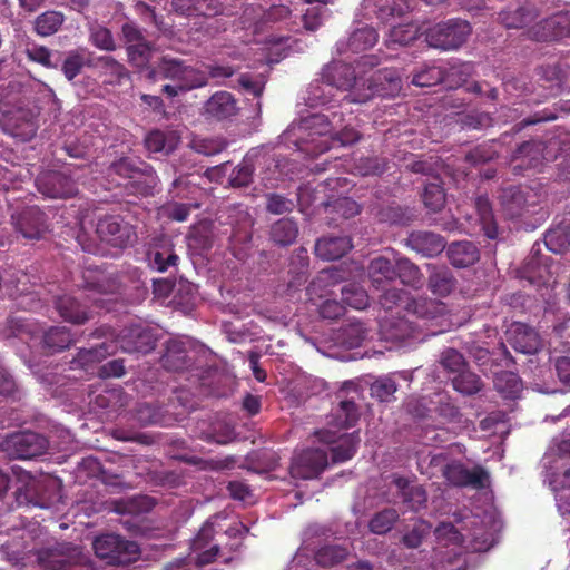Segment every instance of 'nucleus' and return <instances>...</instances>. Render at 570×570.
Segmentation results:
<instances>
[{"label":"nucleus","instance_id":"393cba45","mask_svg":"<svg viewBox=\"0 0 570 570\" xmlns=\"http://www.w3.org/2000/svg\"><path fill=\"white\" fill-rule=\"evenodd\" d=\"M55 308L63 321L76 325L85 324L90 318L88 305L69 294L57 296Z\"/></svg>","mask_w":570,"mask_h":570},{"label":"nucleus","instance_id":"9b49d317","mask_svg":"<svg viewBox=\"0 0 570 570\" xmlns=\"http://www.w3.org/2000/svg\"><path fill=\"white\" fill-rule=\"evenodd\" d=\"M3 446L16 459L30 460L46 452L48 441L39 433L23 431L6 438Z\"/></svg>","mask_w":570,"mask_h":570},{"label":"nucleus","instance_id":"6e6552de","mask_svg":"<svg viewBox=\"0 0 570 570\" xmlns=\"http://www.w3.org/2000/svg\"><path fill=\"white\" fill-rule=\"evenodd\" d=\"M96 234L102 243L119 249L132 246L137 239L135 227L122 216L115 214L104 215L98 219Z\"/></svg>","mask_w":570,"mask_h":570},{"label":"nucleus","instance_id":"774afa93","mask_svg":"<svg viewBox=\"0 0 570 570\" xmlns=\"http://www.w3.org/2000/svg\"><path fill=\"white\" fill-rule=\"evenodd\" d=\"M144 160L139 158H132V157H121L115 161H112L107 171L108 175H117L121 178L128 179L134 175L137 174L138 167L142 164Z\"/></svg>","mask_w":570,"mask_h":570},{"label":"nucleus","instance_id":"680f3d73","mask_svg":"<svg viewBox=\"0 0 570 570\" xmlns=\"http://www.w3.org/2000/svg\"><path fill=\"white\" fill-rule=\"evenodd\" d=\"M419 35V27L414 23H403L391 28L386 43L389 47L393 45L407 46L413 42Z\"/></svg>","mask_w":570,"mask_h":570},{"label":"nucleus","instance_id":"f257e3e1","mask_svg":"<svg viewBox=\"0 0 570 570\" xmlns=\"http://www.w3.org/2000/svg\"><path fill=\"white\" fill-rule=\"evenodd\" d=\"M198 352L188 340L170 338L165 343V351L160 357L161 366L166 371L188 373L187 380L197 383L203 394L219 397L223 393L213 387V384L220 381L222 374L215 367L197 364Z\"/></svg>","mask_w":570,"mask_h":570},{"label":"nucleus","instance_id":"37998d69","mask_svg":"<svg viewBox=\"0 0 570 570\" xmlns=\"http://www.w3.org/2000/svg\"><path fill=\"white\" fill-rule=\"evenodd\" d=\"M235 429L232 423V419L224 416L223 419H216L212 423L210 430L203 434V439L207 442H216L218 444H227L235 440Z\"/></svg>","mask_w":570,"mask_h":570},{"label":"nucleus","instance_id":"e433bc0d","mask_svg":"<svg viewBox=\"0 0 570 570\" xmlns=\"http://www.w3.org/2000/svg\"><path fill=\"white\" fill-rule=\"evenodd\" d=\"M83 275L85 287L101 294H115L120 288V282L115 274H106L102 271H87Z\"/></svg>","mask_w":570,"mask_h":570},{"label":"nucleus","instance_id":"864d4df0","mask_svg":"<svg viewBox=\"0 0 570 570\" xmlns=\"http://www.w3.org/2000/svg\"><path fill=\"white\" fill-rule=\"evenodd\" d=\"M126 394L121 387L105 389L94 399L96 407L108 412H116L125 406Z\"/></svg>","mask_w":570,"mask_h":570},{"label":"nucleus","instance_id":"bb28decb","mask_svg":"<svg viewBox=\"0 0 570 570\" xmlns=\"http://www.w3.org/2000/svg\"><path fill=\"white\" fill-rule=\"evenodd\" d=\"M370 89L381 97H395L402 89V79L394 68L377 70L371 79Z\"/></svg>","mask_w":570,"mask_h":570},{"label":"nucleus","instance_id":"473e14b6","mask_svg":"<svg viewBox=\"0 0 570 570\" xmlns=\"http://www.w3.org/2000/svg\"><path fill=\"white\" fill-rule=\"evenodd\" d=\"M75 338L69 328L66 326H51L43 333L41 344L42 350L53 355L69 348L73 344Z\"/></svg>","mask_w":570,"mask_h":570},{"label":"nucleus","instance_id":"58836bf2","mask_svg":"<svg viewBox=\"0 0 570 570\" xmlns=\"http://www.w3.org/2000/svg\"><path fill=\"white\" fill-rule=\"evenodd\" d=\"M479 220L484 235L489 239H495L499 235L498 225L494 218L492 204L487 195H480L474 202Z\"/></svg>","mask_w":570,"mask_h":570},{"label":"nucleus","instance_id":"f8f14e48","mask_svg":"<svg viewBox=\"0 0 570 570\" xmlns=\"http://www.w3.org/2000/svg\"><path fill=\"white\" fill-rule=\"evenodd\" d=\"M36 186L39 193L49 198H70L78 193L76 180L70 175L57 170L39 174Z\"/></svg>","mask_w":570,"mask_h":570},{"label":"nucleus","instance_id":"f704fd0d","mask_svg":"<svg viewBox=\"0 0 570 570\" xmlns=\"http://www.w3.org/2000/svg\"><path fill=\"white\" fill-rule=\"evenodd\" d=\"M368 276L374 288L384 289L396 279L395 263L383 256L373 258L368 265Z\"/></svg>","mask_w":570,"mask_h":570},{"label":"nucleus","instance_id":"a878e982","mask_svg":"<svg viewBox=\"0 0 570 570\" xmlns=\"http://www.w3.org/2000/svg\"><path fill=\"white\" fill-rule=\"evenodd\" d=\"M353 247L348 236H324L315 243V255L323 261H335L342 258Z\"/></svg>","mask_w":570,"mask_h":570},{"label":"nucleus","instance_id":"6e6d98bb","mask_svg":"<svg viewBox=\"0 0 570 570\" xmlns=\"http://www.w3.org/2000/svg\"><path fill=\"white\" fill-rule=\"evenodd\" d=\"M341 293L343 303L354 309H365L370 304L368 294L360 284L348 283Z\"/></svg>","mask_w":570,"mask_h":570},{"label":"nucleus","instance_id":"ddd939ff","mask_svg":"<svg viewBox=\"0 0 570 570\" xmlns=\"http://www.w3.org/2000/svg\"><path fill=\"white\" fill-rule=\"evenodd\" d=\"M328 465L327 452L323 449H306L293 458V478L311 480L318 478Z\"/></svg>","mask_w":570,"mask_h":570},{"label":"nucleus","instance_id":"2eb2a0df","mask_svg":"<svg viewBox=\"0 0 570 570\" xmlns=\"http://www.w3.org/2000/svg\"><path fill=\"white\" fill-rule=\"evenodd\" d=\"M114 345L127 353L147 354L156 347V338L150 328L132 325L120 332Z\"/></svg>","mask_w":570,"mask_h":570},{"label":"nucleus","instance_id":"f3484780","mask_svg":"<svg viewBox=\"0 0 570 570\" xmlns=\"http://www.w3.org/2000/svg\"><path fill=\"white\" fill-rule=\"evenodd\" d=\"M147 259L151 269L165 273L170 267L177 266L179 257L175 253L171 240L166 236H161L153 240L151 247L147 253Z\"/></svg>","mask_w":570,"mask_h":570},{"label":"nucleus","instance_id":"603ef678","mask_svg":"<svg viewBox=\"0 0 570 570\" xmlns=\"http://www.w3.org/2000/svg\"><path fill=\"white\" fill-rule=\"evenodd\" d=\"M451 381L455 391L468 396L479 393L483 387L480 376L466 368L460 371Z\"/></svg>","mask_w":570,"mask_h":570},{"label":"nucleus","instance_id":"0e129e2a","mask_svg":"<svg viewBox=\"0 0 570 570\" xmlns=\"http://www.w3.org/2000/svg\"><path fill=\"white\" fill-rule=\"evenodd\" d=\"M346 557V548L337 544H328L317 550L315 561L322 567L330 568L344 561Z\"/></svg>","mask_w":570,"mask_h":570},{"label":"nucleus","instance_id":"4d7b16f0","mask_svg":"<svg viewBox=\"0 0 570 570\" xmlns=\"http://www.w3.org/2000/svg\"><path fill=\"white\" fill-rule=\"evenodd\" d=\"M445 72L442 67L434 65H424L417 70L411 80L417 87H432L444 82Z\"/></svg>","mask_w":570,"mask_h":570},{"label":"nucleus","instance_id":"c03bdc74","mask_svg":"<svg viewBox=\"0 0 570 570\" xmlns=\"http://www.w3.org/2000/svg\"><path fill=\"white\" fill-rule=\"evenodd\" d=\"M298 235V226L291 218H282L271 227V238L281 246H288L295 242Z\"/></svg>","mask_w":570,"mask_h":570},{"label":"nucleus","instance_id":"0eeeda50","mask_svg":"<svg viewBox=\"0 0 570 570\" xmlns=\"http://www.w3.org/2000/svg\"><path fill=\"white\" fill-rule=\"evenodd\" d=\"M92 546L96 556L110 566H128L136 562L141 553L135 541L112 533L96 538Z\"/></svg>","mask_w":570,"mask_h":570},{"label":"nucleus","instance_id":"09e8293b","mask_svg":"<svg viewBox=\"0 0 570 570\" xmlns=\"http://www.w3.org/2000/svg\"><path fill=\"white\" fill-rule=\"evenodd\" d=\"M379 40L375 28L364 26L355 29L348 38L347 47L352 52H361L372 48Z\"/></svg>","mask_w":570,"mask_h":570},{"label":"nucleus","instance_id":"8fccbe9b","mask_svg":"<svg viewBox=\"0 0 570 570\" xmlns=\"http://www.w3.org/2000/svg\"><path fill=\"white\" fill-rule=\"evenodd\" d=\"M544 244L556 254L567 250L570 247V226L561 224L550 228L544 235Z\"/></svg>","mask_w":570,"mask_h":570},{"label":"nucleus","instance_id":"4468645a","mask_svg":"<svg viewBox=\"0 0 570 570\" xmlns=\"http://www.w3.org/2000/svg\"><path fill=\"white\" fill-rule=\"evenodd\" d=\"M11 220L14 229L28 239H40L49 229L46 214L37 206L12 214Z\"/></svg>","mask_w":570,"mask_h":570},{"label":"nucleus","instance_id":"a18cd8bd","mask_svg":"<svg viewBox=\"0 0 570 570\" xmlns=\"http://www.w3.org/2000/svg\"><path fill=\"white\" fill-rule=\"evenodd\" d=\"M177 145V139L173 132H166L159 129L151 130L145 138V146L150 153L170 154Z\"/></svg>","mask_w":570,"mask_h":570},{"label":"nucleus","instance_id":"72a5a7b5","mask_svg":"<svg viewBox=\"0 0 570 570\" xmlns=\"http://www.w3.org/2000/svg\"><path fill=\"white\" fill-rule=\"evenodd\" d=\"M116 352L114 343L102 342L90 348H80L77 355L72 360L75 367H80L85 371H89L95 364L100 363L108 355Z\"/></svg>","mask_w":570,"mask_h":570},{"label":"nucleus","instance_id":"69168bd1","mask_svg":"<svg viewBox=\"0 0 570 570\" xmlns=\"http://www.w3.org/2000/svg\"><path fill=\"white\" fill-rule=\"evenodd\" d=\"M89 41L94 47L104 51H115L117 49L111 30L105 26L96 24L90 27Z\"/></svg>","mask_w":570,"mask_h":570},{"label":"nucleus","instance_id":"3c124183","mask_svg":"<svg viewBox=\"0 0 570 570\" xmlns=\"http://www.w3.org/2000/svg\"><path fill=\"white\" fill-rule=\"evenodd\" d=\"M65 22L63 13L59 11H46L35 20V31L40 37H49L59 31Z\"/></svg>","mask_w":570,"mask_h":570},{"label":"nucleus","instance_id":"49530a36","mask_svg":"<svg viewBox=\"0 0 570 570\" xmlns=\"http://www.w3.org/2000/svg\"><path fill=\"white\" fill-rule=\"evenodd\" d=\"M189 246L198 250H208L213 247L214 234L209 222H199L190 227L188 233Z\"/></svg>","mask_w":570,"mask_h":570},{"label":"nucleus","instance_id":"aec40b11","mask_svg":"<svg viewBox=\"0 0 570 570\" xmlns=\"http://www.w3.org/2000/svg\"><path fill=\"white\" fill-rule=\"evenodd\" d=\"M405 244L412 250L425 257L438 256L446 246V242L443 236L429 230H414L410 233Z\"/></svg>","mask_w":570,"mask_h":570},{"label":"nucleus","instance_id":"c9c22d12","mask_svg":"<svg viewBox=\"0 0 570 570\" xmlns=\"http://www.w3.org/2000/svg\"><path fill=\"white\" fill-rule=\"evenodd\" d=\"M540 249H535V246L531 249V256L523 263L520 273L521 277L528 279L532 284H539L546 282V277L550 274V265L548 264V257L542 258L539 255Z\"/></svg>","mask_w":570,"mask_h":570},{"label":"nucleus","instance_id":"13d9d810","mask_svg":"<svg viewBox=\"0 0 570 570\" xmlns=\"http://www.w3.org/2000/svg\"><path fill=\"white\" fill-rule=\"evenodd\" d=\"M399 518V512L394 508H385L371 518L368 522L370 531L375 534H385L393 528Z\"/></svg>","mask_w":570,"mask_h":570},{"label":"nucleus","instance_id":"dca6fc26","mask_svg":"<svg viewBox=\"0 0 570 570\" xmlns=\"http://www.w3.org/2000/svg\"><path fill=\"white\" fill-rule=\"evenodd\" d=\"M443 475L455 487H472L474 489H483L489 478L488 472L482 466L476 465L470 470L461 462L446 464L443 469Z\"/></svg>","mask_w":570,"mask_h":570},{"label":"nucleus","instance_id":"7ed1b4c3","mask_svg":"<svg viewBox=\"0 0 570 570\" xmlns=\"http://www.w3.org/2000/svg\"><path fill=\"white\" fill-rule=\"evenodd\" d=\"M570 151V136L556 135L548 140H529L518 146L511 156L515 174L540 167L544 161H554Z\"/></svg>","mask_w":570,"mask_h":570},{"label":"nucleus","instance_id":"de8ad7c7","mask_svg":"<svg viewBox=\"0 0 570 570\" xmlns=\"http://www.w3.org/2000/svg\"><path fill=\"white\" fill-rule=\"evenodd\" d=\"M395 274L404 285L419 288L423 284V275L419 266L406 257L395 261Z\"/></svg>","mask_w":570,"mask_h":570},{"label":"nucleus","instance_id":"423d86ee","mask_svg":"<svg viewBox=\"0 0 570 570\" xmlns=\"http://www.w3.org/2000/svg\"><path fill=\"white\" fill-rule=\"evenodd\" d=\"M472 33V26L468 20L451 18L429 28L425 40L430 47L443 51L456 50L462 47Z\"/></svg>","mask_w":570,"mask_h":570},{"label":"nucleus","instance_id":"2f4dec72","mask_svg":"<svg viewBox=\"0 0 570 570\" xmlns=\"http://www.w3.org/2000/svg\"><path fill=\"white\" fill-rule=\"evenodd\" d=\"M238 108L235 98L227 91L214 94L205 105V111L208 117L216 120L228 119L236 115Z\"/></svg>","mask_w":570,"mask_h":570},{"label":"nucleus","instance_id":"cd10ccee","mask_svg":"<svg viewBox=\"0 0 570 570\" xmlns=\"http://www.w3.org/2000/svg\"><path fill=\"white\" fill-rule=\"evenodd\" d=\"M539 10L532 3L509 7L499 13L500 22L508 29H520L537 19Z\"/></svg>","mask_w":570,"mask_h":570},{"label":"nucleus","instance_id":"e2e57ef3","mask_svg":"<svg viewBox=\"0 0 570 570\" xmlns=\"http://www.w3.org/2000/svg\"><path fill=\"white\" fill-rule=\"evenodd\" d=\"M494 385L505 399H515L522 391V381L520 377L511 372H504L498 375L494 380Z\"/></svg>","mask_w":570,"mask_h":570},{"label":"nucleus","instance_id":"1a4fd4ad","mask_svg":"<svg viewBox=\"0 0 570 570\" xmlns=\"http://www.w3.org/2000/svg\"><path fill=\"white\" fill-rule=\"evenodd\" d=\"M530 39L556 42L570 38V10H561L541 19L528 30Z\"/></svg>","mask_w":570,"mask_h":570},{"label":"nucleus","instance_id":"ea45409f","mask_svg":"<svg viewBox=\"0 0 570 570\" xmlns=\"http://www.w3.org/2000/svg\"><path fill=\"white\" fill-rule=\"evenodd\" d=\"M24 55L31 62L38 63L47 69H57L61 52L51 50L43 45L32 42L26 46Z\"/></svg>","mask_w":570,"mask_h":570},{"label":"nucleus","instance_id":"c756f323","mask_svg":"<svg viewBox=\"0 0 570 570\" xmlns=\"http://www.w3.org/2000/svg\"><path fill=\"white\" fill-rule=\"evenodd\" d=\"M446 254L451 264L458 268L469 267L480 259V250L471 240L451 243Z\"/></svg>","mask_w":570,"mask_h":570},{"label":"nucleus","instance_id":"412c9836","mask_svg":"<svg viewBox=\"0 0 570 570\" xmlns=\"http://www.w3.org/2000/svg\"><path fill=\"white\" fill-rule=\"evenodd\" d=\"M322 82L340 90H350L356 82L355 70L348 63L333 61L321 73Z\"/></svg>","mask_w":570,"mask_h":570},{"label":"nucleus","instance_id":"a211bd4d","mask_svg":"<svg viewBox=\"0 0 570 570\" xmlns=\"http://www.w3.org/2000/svg\"><path fill=\"white\" fill-rule=\"evenodd\" d=\"M174 11L187 18H214L223 13L222 0H173Z\"/></svg>","mask_w":570,"mask_h":570},{"label":"nucleus","instance_id":"79ce46f5","mask_svg":"<svg viewBox=\"0 0 570 570\" xmlns=\"http://www.w3.org/2000/svg\"><path fill=\"white\" fill-rule=\"evenodd\" d=\"M222 521H227V518L216 514L210 517L204 523L198 533L191 540L190 548L194 552L203 550L209 546L214 538L218 535V529L223 530Z\"/></svg>","mask_w":570,"mask_h":570},{"label":"nucleus","instance_id":"9d476101","mask_svg":"<svg viewBox=\"0 0 570 570\" xmlns=\"http://www.w3.org/2000/svg\"><path fill=\"white\" fill-rule=\"evenodd\" d=\"M0 124L4 134L23 142L30 141L37 134L36 115L28 108L3 111Z\"/></svg>","mask_w":570,"mask_h":570},{"label":"nucleus","instance_id":"f03ea898","mask_svg":"<svg viewBox=\"0 0 570 570\" xmlns=\"http://www.w3.org/2000/svg\"><path fill=\"white\" fill-rule=\"evenodd\" d=\"M291 14V10L286 6H273L265 11L262 18L255 22L252 31V43L258 46L252 52V60L254 66H271L279 62L287 56L291 49L289 37L279 36L274 32V26Z\"/></svg>","mask_w":570,"mask_h":570},{"label":"nucleus","instance_id":"6ab92c4d","mask_svg":"<svg viewBox=\"0 0 570 570\" xmlns=\"http://www.w3.org/2000/svg\"><path fill=\"white\" fill-rule=\"evenodd\" d=\"M542 86L549 88L553 95L560 92L564 86H570V53L554 63L541 66L538 69Z\"/></svg>","mask_w":570,"mask_h":570},{"label":"nucleus","instance_id":"5fc2aeb1","mask_svg":"<svg viewBox=\"0 0 570 570\" xmlns=\"http://www.w3.org/2000/svg\"><path fill=\"white\" fill-rule=\"evenodd\" d=\"M128 62L139 69L142 70L148 68L150 59L154 53V46L150 41L146 40L140 43L131 45L126 48Z\"/></svg>","mask_w":570,"mask_h":570},{"label":"nucleus","instance_id":"c85d7f7f","mask_svg":"<svg viewBox=\"0 0 570 570\" xmlns=\"http://www.w3.org/2000/svg\"><path fill=\"white\" fill-rule=\"evenodd\" d=\"M456 285L452 271L446 266L429 265V289L439 297L450 295Z\"/></svg>","mask_w":570,"mask_h":570},{"label":"nucleus","instance_id":"5701e85b","mask_svg":"<svg viewBox=\"0 0 570 570\" xmlns=\"http://www.w3.org/2000/svg\"><path fill=\"white\" fill-rule=\"evenodd\" d=\"M88 66L98 70L99 77L102 78L105 85L120 86L130 77L125 65L111 56H99Z\"/></svg>","mask_w":570,"mask_h":570},{"label":"nucleus","instance_id":"052dcab7","mask_svg":"<svg viewBox=\"0 0 570 570\" xmlns=\"http://www.w3.org/2000/svg\"><path fill=\"white\" fill-rule=\"evenodd\" d=\"M86 65L87 62L82 51L70 50L66 53L61 62V71L65 78L71 82L81 73Z\"/></svg>","mask_w":570,"mask_h":570},{"label":"nucleus","instance_id":"b1692460","mask_svg":"<svg viewBox=\"0 0 570 570\" xmlns=\"http://www.w3.org/2000/svg\"><path fill=\"white\" fill-rule=\"evenodd\" d=\"M509 345L517 352L523 354L537 353L540 347L538 333L523 323H515L508 332Z\"/></svg>","mask_w":570,"mask_h":570},{"label":"nucleus","instance_id":"4be33fe9","mask_svg":"<svg viewBox=\"0 0 570 570\" xmlns=\"http://www.w3.org/2000/svg\"><path fill=\"white\" fill-rule=\"evenodd\" d=\"M381 332L387 341L404 342L419 337V325L406 314L383 321Z\"/></svg>","mask_w":570,"mask_h":570},{"label":"nucleus","instance_id":"338daca9","mask_svg":"<svg viewBox=\"0 0 570 570\" xmlns=\"http://www.w3.org/2000/svg\"><path fill=\"white\" fill-rule=\"evenodd\" d=\"M422 199L431 212H440L445 205V191L440 184L431 183L425 185Z\"/></svg>","mask_w":570,"mask_h":570},{"label":"nucleus","instance_id":"a19ab883","mask_svg":"<svg viewBox=\"0 0 570 570\" xmlns=\"http://www.w3.org/2000/svg\"><path fill=\"white\" fill-rule=\"evenodd\" d=\"M500 198L505 215L511 219L521 217L527 209L525 194L519 187L504 189Z\"/></svg>","mask_w":570,"mask_h":570},{"label":"nucleus","instance_id":"20e7f679","mask_svg":"<svg viewBox=\"0 0 570 570\" xmlns=\"http://www.w3.org/2000/svg\"><path fill=\"white\" fill-rule=\"evenodd\" d=\"M148 78L153 81L168 79L185 89H196L207 85L206 71L186 65L183 60L163 56L157 65L149 70Z\"/></svg>","mask_w":570,"mask_h":570},{"label":"nucleus","instance_id":"4c0bfd02","mask_svg":"<svg viewBox=\"0 0 570 570\" xmlns=\"http://www.w3.org/2000/svg\"><path fill=\"white\" fill-rule=\"evenodd\" d=\"M444 311V304L430 298H413L406 304L407 315L421 320H433Z\"/></svg>","mask_w":570,"mask_h":570},{"label":"nucleus","instance_id":"39448f33","mask_svg":"<svg viewBox=\"0 0 570 570\" xmlns=\"http://www.w3.org/2000/svg\"><path fill=\"white\" fill-rule=\"evenodd\" d=\"M37 560L42 570H95L82 549L68 542L40 549Z\"/></svg>","mask_w":570,"mask_h":570},{"label":"nucleus","instance_id":"bf43d9fd","mask_svg":"<svg viewBox=\"0 0 570 570\" xmlns=\"http://www.w3.org/2000/svg\"><path fill=\"white\" fill-rule=\"evenodd\" d=\"M444 72V82L449 88L460 87L473 75L474 66L472 62H454Z\"/></svg>","mask_w":570,"mask_h":570},{"label":"nucleus","instance_id":"7c9ffc66","mask_svg":"<svg viewBox=\"0 0 570 570\" xmlns=\"http://www.w3.org/2000/svg\"><path fill=\"white\" fill-rule=\"evenodd\" d=\"M158 183L159 179L153 166L142 161L137 169V174L129 178L128 188L135 195L150 196L154 194Z\"/></svg>","mask_w":570,"mask_h":570}]
</instances>
